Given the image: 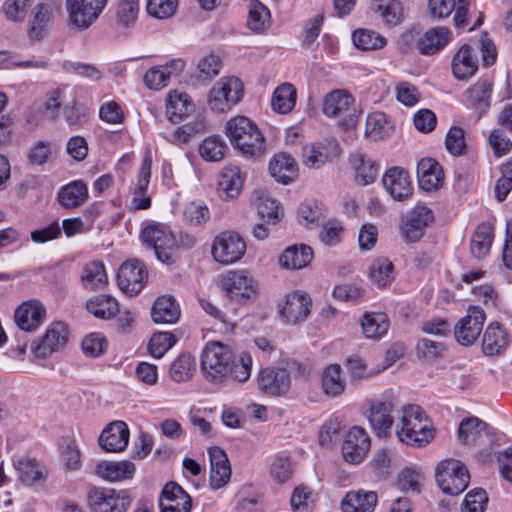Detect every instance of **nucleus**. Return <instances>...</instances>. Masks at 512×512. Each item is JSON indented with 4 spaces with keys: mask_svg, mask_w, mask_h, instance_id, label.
<instances>
[{
    "mask_svg": "<svg viewBox=\"0 0 512 512\" xmlns=\"http://www.w3.org/2000/svg\"><path fill=\"white\" fill-rule=\"evenodd\" d=\"M68 340V329L63 322H54L46 330L44 336L32 348L38 358H46L62 349Z\"/></svg>",
    "mask_w": 512,
    "mask_h": 512,
    "instance_id": "18",
    "label": "nucleus"
},
{
    "mask_svg": "<svg viewBox=\"0 0 512 512\" xmlns=\"http://www.w3.org/2000/svg\"><path fill=\"white\" fill-rule=\"evenodd\" d=\"M135 465L128 460L101 461L95 467V473L109 482L130 479L135 473Z\"/></svg>",
    "mask_w": 512,
    "mask_h": 512,
    "instance_id": "31",
    "label": "nucleus"
},
{
    "mask_svg": "<svg viewBox=\"0 0 512 512\" xmlns=\"http://www.w3.org/2000/svg\"><path fill=\"white\" fill-rule=\"evenodd\" d=\"M269 171L276 181L286 185L295 179L298 167L291 155L281 152L270 160Z\"/></svg>",
    "mask_w": 512,
    "mask_h": 512,
    "instance_id": "32",
    "label": "nucleus"
},
{
    "mask_svg": "<svg viewBox=\"0 0 512 512\" xmlns=\"http://www.w3.org/2000/svg\"><path fill=\"white\" fill-rule=\"evenodd\" d=\"M376 492L364 489L353 490L346 493L341 501L343 512H373L377 505Z\"/></svg>",
    "mask_w": 512,
    "mask_h": 512,
    "instance_id": "28",
    "label": "nucleus"
},
{
    "mask_svg": "<svg viewBox=\"0 0 512 512\" xmlns=\"http://www.w3.org/2000/svg\"><path fill=\"white\" fill-rule=\"evenodd\" d=\"M371 7L387 26H397L404 19L403 7L398 0H373Z\"/></svg>",
    "mask_w": 512,
    "mask_h": 512,
    "instance_id": "41",
    "label": "nucleus"
},
{
    "mask_svg": "<svg viewBox=\"0 0 512 512\" xmlns=\"http://www.w3.org/2000/svg\"><path fill=\"white\" fill-rule=\"evenodd\" d=\"M346 378L339 364H330L321 374V388L325 395L335 398L343 394Z\"/></svg>",
    "mask_w": 512,
    "mask_h": 512,
    "instance_id": "34",
    "label": "nucleus"
},
{
    "mask_svg": "<svg viewBox=\"0 0 512 512\" xmlns=\"http://www.w3.org/2000/svg\"><path fill=\"white\" fill-rule=\"evenodd\" d=\"M382 182L386 191L395 200L402 201L412 195L410 176L402 168L392 167L387 170L382 178Z\"/></svg>",
    "mask_w": 512,
    "mask_h": 512,
    "instance_id": "22",
    "label": "nucleus"
},
{
    "mask_svg": "<svg viewBox=\"0 0 512 512\" xmlns=\"http://www.w3.org/2000/svg\"><path fill=\"white\" fill-rule=\"evenodd\" d=\"M88 197V189L82 181H74L64 186L58 193L60 204L66 208L82 205Z\"/></svg>",
    "mask_w": 512,
    "mask_h": 512,
    "instance_id": "47",
    "label": "nucleus"
},
{
    "mask_svg": "<svg viewBox=\"0 0 512 512\" xmlns=\"http://www.w3.org/2000/svg\"><path fill=\"white\" fill-rule=\"evenodd\" d=\"M184 219L191 225L197 226L207 222L210 218V212L206 205L190 202L183 211Z\"/></svg>",
    "mask_w": 512,
    "mask_h": 512,
    "instance_id": "63",
    "label": "nucleus"
},
{
    "mask_svg": "<svg viewBox=\"0 0 512 512\" xmlns=\"http://www.w3.org/2000/svg\"><path fill=\"white\" fill-rule=\"evenodd\" d=\"M296 96L295 87L290 83H283L274 90L271 106L277 113H289L296 104Z\"/></svg>",
    "mask_w": 512,
    "mask_h": 512,
    "instance_id": "50",
    "label": "nucleus"
},
{
    "mask_svg": "<svg viewBox=\"0 0 512 512\" xmlns=\"http://www.w3.org/2000/svg\"><path fill=\"white\" fill-rule=\"evenodd\" d=\"M185 62L180 59H173L165 65L154 66L146 71L143 77L145 85L151 90H161L166 87L172 77L181 74Z\"/></svg>",
    "mask_w": 512,
    "mask_h": 512,
    "instance_id": "20",
    "label": "nucleus"
},
{
    "mask_svg": "<svg viewBox=\"0 0 512 512\" xmlns=\"http://www.w3.org/2000/svg\"><path fill=\"white\" fill-rule=\"evenodd\" d=\"M371 281L378 287H386L394 279V266L388 259H377L370 268Z\"/></svg>",
    "mask_w": 512,
    "mask_h": 512,
    "instance_id": "58",
    "label": "nucleus"
},
{
    "mask_svg": "<svg viewBox=\"0 0 512 512\" xmlns=\"http://www.w3.org/2000/svg\"><path fill=\"white\" fill-rule=\"evenodd\" d=\"M485 313L478 306H470L467 315L461 318L454 328V335L460 344L469 346L479 337L485 321Z\"/></svg>",
    "mask_w": 512,
    "mask_h": 512,
    "instance_id": "15",
    "label": "nucleus"
},
{
    "mask_svg": "<svg viewBox=\"0 0 512 512\" xmlns=\"http://www.w3.org/2000/svg\"><path fill=\"white\" fill-rule=\"evenodd\" d=\"M148 277L144 264L136 259L123 263L117 274L119 288L127 295H137Z\"/></svg>",
    "mask_w": 512,
    "mask_h": 512,
    "instance_id": "14",
    "label": "nucleus"
},
{
    "mask_svg": "<svg viewBox=\"0 0 512 512\" xmlns=\"http://www.w3.org/2000/svg\"><path fill=\"white\" fill-rule=\"evenodd\" d=\"M445 346L442 342L430 339H420L416 345V355L426 360H435L443 356Z\"/></svg>",
    "mask_w": 512,
    "mask_h": 512,
    "instance_id": "61",
    "label": "nucleus"
},
{
    "mask_svg": "<svg viewBox=\"0 0 512 512\" xmlns=\"http://www.w3.org/2000/svg\"><path fill=\"white\" fill-rule=\"evenodd\" d=\"M243 96V84L237 77H222L210 89L207 103L215 113H223L235 104Z\"/></svg>",
    "mask_w": 512,
    "mask_h": 512,
    "instance_id": "8",
    "label": "nucleus"
},
{
    "mask_svg": "<svg viewBox=\"0 0 512 512\" xmlns=\"http://www.w3.org/2000/svg\"><path fill=\"white\" fill-rule=\"evenodd\" d=\"M494 239V227L488 222L480 223L470 240V251L477 259H483L489 253Z\"/></svg>",
    "mask_w": 512,
    "mask_h": 512,
    "instance_id": "38",
    "label": "nucleus"
},
{
    "mask_svg": "<svg viewBox=\"0 0 512 512\" xmlns=\"http://www.w3.org/2000/svg\"><path fill=\"white\" fill-rule=\"evenodd\" d=\"M251 203L256 208L258 214L268 221H275L279 218L280 207L278 203L272 199L267 191L256 189L251 195Z\"/></svg>",
    "mask_w": 512,
    "mask_h": 512,
    "instance_id": "48",
    "label": "nucleus"
},
{
    "mask_svg": "<svg viewBox=\"0 0 512 512\" xmlns=\"http://www.w3.org/2000/svg\"><path fill=\"white\" fill-rule=\"evenodd\" d=\"M478 69L477 54L465 44L459 48L452 60L453 75L459 80L472 77Z\"/></svg>",
    "mask_w": 512,
    "mask_h": 512,
    "instance_id": "30",
    "label": "nucleus"
},
{
    "mask_svg": "<svg viewBox=\"0 0 512 512\" xmlns=\"http://www.w3.org/2000/svg\"><path fill=\"white\" fill-rule=\"evenodd\" d=\"M18 479L27 486L44 481L47 477V470L36 460L30 458L19 459L15 463Z\"/></svg>",
    "mask_w": 512,
    "mask_h": 512,
    "instance_id": "42",
    "label": "nucleus"
},
{
    "mask_svg": "<svg viewBox=\"0 0 512 512\" xmlns=\"http://www.w3.org/2000/svg\"><path fill=\"white\" fill-rule=\"evenodd\" d=\"M311 305L308 294L294 291L286 294L278 303V313L285 324L295 325L308 317Z\"/></svg>",
    "mask_w": 512,
    "mask_h": 512,
    "instance_id": "12",
    "label": "nucleus"
},
{
    "mask_svg": "<svg viewBox=\"0 0 512 512\" xmlns=\"http://www.w3.org/2000/svg\"><path fill=\"white\" fill-rule=\"evenodd\" d=\"M270 23V12L265 5L258 0H252L249 4L248 27L255 32L264 31Z\"/></svg>",
    "mask_w": 512,
    "mask_h": 512,
    "instance_id": "55",
    "label": "nucleus"
},
{
    "mask_svg": "<svg viewBox=\"0 0 512 512\" xmlns=\"http://www.w3.org/2000/svg\"><path fill=\"white\" fill-rule=\"evenodd\" d=\"M339 154L340 147L335 140H324L303 147L302 163L308 168L318 169Z\"/></svg>",
    "mask_w": 512,
    "mask_h": 512,
    "instance_id": "17",
    "label": "nucleus"
},
{
    "mask_svg": "<svg viewBox=\"0 0 512 512\" xmlns=\"http://www.w3.org/2000/svg\"><path fill=\"white\" fill-rule=\"evenodd\" d=\"M350 163L355 171L356 180L362 185L370 184L377 178L379 167L366 155L356 153L351 156Z\"/></svg>",
    "mask_w": 512,
    "mask_h": 512,
    "instance_id": "43",
    "label": "nucleus"
},
{
    "mask_svg": "<svg viewBox=\"0 0 512 512\" xmlns=\"http://www.w3.org/2000/svg\"><path fill=\"white\" fill-rule=\"evenodd\" d=\"M392 126L387 120L385 113L376 111L370 113L366 118L365 136L372 141L382 140L390 135Z\"/></svg>",
    "mask_w": 512,
    "mask_h": 512,
    "instance_id": "49",
    "label": "nucleus"
},
{
    "mask_svg": "<svg viewBox=\"0 0 512 512\" xmlns=\"http://www.w3.org/2000/svg\"><path fill=\"white\" fill-rule=\"evenodd\" d=\"M509 344L507 332L496 322L491 323L485 330L482 340V350L486 355H499Z\"/></svg>",
    "mask_w": 512,
    "mask_h": 512,
    "instance_id": "33",
    "label": "nucleus"
},
{
    "mask_svg": "<svg viewBox=\"0 0 512 512\" xmlns=\"http://www.w3.org/2000/svg\"><path fill=\"white\" fill-rule=\"evenodd\" d=\"M87 310L97 318L111 319L119 312V304L110 295L100 294L86 303Z\"/></svg>",
    "mask_w": 512,
    "mask_h": 512,
    "instance_id": "46",
    "label": "nucleus"
},
{
    "mask_svg": "<svg viewBox=\"0 0 512 512\" xmlns=\"http://www.w3.org/2000/svg\"><path fill=\"white\" fill-rule=\"evenodd\" d=\"M258 387L265 394L278 396L290 388V376L285 369L265 368L257 377Z\"/></svg>",
    "mask_w": 512,
    "mask_h": 512,
    "instance_id": "24",
    "label": "nucleus"
},
{
    "mask_svg": "<svg viewBox=\"0 0 512 512\" xmlns=\"http://www.w3.org/2000/svg\"><path fill=\"white\" fill-rule=\"evenodd\" d=\"M210 458L209 485L211 489L217 490L227 485L231 478V465L227 454L220 447L208 449Z\"/></svg>",
    "mask_w": 512,
    "mask_h": 512,
    "instance_id": "21",
    "label": "nucleus"
},
{
    "mask_svg": "<svg viewBox=\"0 0 512 512\" xmlns=\"http://www.w3.org/2000/svg\"><path fill=\"white\" fill-rule=\"evenodd\" d=\"M246 251L244 240L233 232H224L215 237L212 245L214 259L222 264H231L242 258Z\"/></svg>",
    "mask_w": 512,
    "mask_h": 512,
    "instance_id": "13",
    "label": "nucleus"
},
{
    "mask_svg": "<svg viewBox=\"0 0 512 512\" xmlns=\"http://www.w3.org/2000/svg\"><path fill=\"white\" fill-rule=\"evenodd\" d=\"M129 442V428L123 421L110 423L100 434L99 445L107 452L123 451Z\"/></svg>",
    "mask_w": 512,
    "mask_h": 512,
    "instance_id": "25",
    "label": "nucleus"
},
{
    "mask_svg": "<svg viewBox=\"0 0 512 512\" xmlns=\"http://www.w3.org/2000/svg\"><path fill=\"white\" fill-rule=\"evenodd\" d=\"M313 259L311 247L300 244L286 248L279 257V263L286 269H301L306 267Z\"/></svg>",
    "mask_w": 512,
    "mask_h": 512,
    "instance_id": "39",
    "label": "nucleus"
},
{
    "mask_svg": "<svg viewBox=\"0 0 512 512\" xmlns=\"http://www.w3.org/2000/svg\"><path fill=\"white\" fill-rule=\"evenodd\" d=\"M231 145L246 157H260L265 152V138L250 119L238 116L230 119L225 127Z\"/></svg>",
    "mask_w": 512,
    "mask_h": 512,
    "instance_id": "2",
    "label": "nucleus"
},
{
    "mask_svg": "<svg viewBox=\"0 0 512 512\" xmlns=\"http://www.w3.org/2000/svg\"><path fill=\"white\" fill-rule=\"evenodd\" d=\"M192 108L193 103L187 93L172 91L168 94L166 112L172 122L177 123L181 121L182 118L192 110Z\"/></svg>",
    "mask_w": 512,
    "mask_h": 512,
    "instance_id": "45",
    "label": "nucleus"
},
{
    "mask_svg": "<svg viewBox=\"0 0 512 512\" xmlns=\"http://www.w3.org/2000/svg\"><path fill=\"white\" fill-rule=\"evenodd\" d=\"M419 186L425 191H434L442 186L444 173L441 165L432 158H423L417 164Z\"/></svg>",
    "mask_w": 512,
    "mask_h": 512,
    "instance_id": "27",
    "label": "nucleus"
},
{
    "mask_svg": "<svg viewBox=\"0 0 512 512\" xmlns=\"http://www.w3.org/2000/svg\"><path fill=\"white\" fill-rule=\"evenodd\" d=\"M161 512H190L192 499L176 482L165 484L159 498Z\"/></svg>",
    "mask_w": 512,
    "mask_h": 512,
    "instance_id": "19",
    "label": "nucleus"
},
{
    "mask_svg": "<svg viewBox=\"0 0 512 512\" xmlns=\"http://www.w3.org/2000/svg\"><path fill=\"white\" fill-rule=\"evenodd\" d=\"M435 477L443 493L451 496L461 494L470 481L469 471L457 459H444L436 467Z\"/></svg>",
    "mask_w": 512,
    "mask_h": 512,
    "instance_id": "5",
    "label": "nucleus"
},
{
    "mask_svg": "<svg viewBox=\"0 0 512 512\" xmlns=\"http://www.w3.org/2000/svg\"><path fill=\"white\" fill-rule=\"evenodd\" d=\"M395 433L399 441L407 445L422 446L434 437L429 418L421 407L412 404L402 408Z\"/></svg>",
    "mask_w": 512,
    "mask_h": 512,
    "instance_id": "1",
    "label": "nucleus"
},
{
    "mask_svg": "<svg viewBox=\"0 0 512 512\" xmlns=\"http://www.w3.org/2000/svg\"><path fill=\"white\" fill-rule=\"evenodd\" d=\"M434 220L431 209L418 205L410 213L401 228L402 236L408 242H416L423 236V230Z\"/></svg>",
    "mask_w": 512,
    "mask_h": 512,
    "instance_id": "23",
    "label": "nucleus"
},
{
    "mask_svg": "<svg viewBox=\"0 0 512 512\" xmlns=\"http://www.w3.org/2000/svg\"><path fill=\"white\" fill-rule=\"evenodd\" d=\"M108 0H65L69 24L81 31L88 29L101 15Z\"/></svg>",
    "mask_w": 512,
    "mask_h": 512,
    "instance_id": "9",
    "label": "nucleus"
},
{
    "mask_svg": "<svg viewBox=\"0 0 512 512\" xmlns=\"http://www.w3.org/2000/svg\"><path fill=\"white\" fill-rule=\"evenodd\" d=\"M445 146L454 156L464 154L466 150L464 130L461 127L452 126L446 134Z\"/></svg>",
    "mask_w": 512,
    "mask_h": 512,
    "instance_id": "62",
    "label": "nucleus"
},
{
    "mask_svg": "<svg viewBox=\"0 0 512 512\" xmlns=\"http://www.w3.org/2000/svg\"><path fill=\"white\" fill-rule=\"evenodd\" d=\"M177 339L171 332L155 333L148 344L150 354L155 358H161L169 349H171Z\"/></svg>",
    "mask_w": 512,
    "mask_h": 512,
    "instance_id": "60",
    "label": "nucleus"
},
{
    "mask_svg": "<svg viewBox=\"0 0 512 512\" xmlns=\"http://www.w3.org/2000/svg\"><path fill=\"white\" fill-rule=\"evenodd\" d=\"M220 287L226 295L237 302H246L257 293V283L248 271H228L220 277Z\"/></svg>",
    "mask_w": 512,
    "mask_h": 512,
    "instance_id": "10",
    "label": "nucleus"
},
{
    "mask_svg": "<svg viewBox=\"0 0 512 512\" xmlns=\"http://www.w3.org/2000/svg\"><path fill=\"white\" fill-rule=\"evenodd\" d=\"M488 502V497L483 489H474L466 494L462 503V512H483Z\"/></svg>",
    "mask_w": 512,
    "mask_h": 512,
    "instance_id": "64",
    "label": "nucleus"
},
{
    "mask_svg": "<svg viewBox=\"0 0 512 512\" xmlns=\"http://www.w3.org/2000/svg\"><path fill=\"white\" fill-rule=\"evenodd\" d=\"M142 241L154 250L156 258L165 264L174 262L176 240L170 228L162 223L148 224L141 232Z\"/></svg>",
    "mask_w": 512,
    "mask_h": 512,
    "instance_id": "7",
    "label": "nucleus"
},
{
    "mask_svg": "<svg viewBox=\"0 0 512 512\" xmlns=\"http://www.w3.org/2000/svg\"><path fill=\"white\" fill-rule=\"evenodd\" d=\"M451 40L448 28L437 26L427 30L417 41V49L422 55H433L442 50Z\"/></svg>",
    "mask_w": 512,
    "mask_h": 512,
    "instance_id": "29",
    "label": "nucleus"
},
{
    "mask_svg": "<svg viewBox=\"0 0 512 512\" xmlns=\"http://www.w3.org/2000/svg\"><path fill=\"white\" fill-rule=\"evenodd\" d=\"M492 82L479 79L467 90L468 104L479 114L486 113L491 104Z\"/></svg>",
    "mask_w": 512,
    "mask_h": 512,
    "instance_id": "37",
    "label": "nucleus"
},
{
    "mask_svg": "<svg viewBox=\"0 0 512 512\" xmlns=\"http://www.w3.org/2000/svg\"><path fill=\"white\" fill-rule=\"evenodd\" d=\"M486 433V423L476 417L463 419L458 428V437L465 445L475 444Z\"/></svg>",
    "mask_w": 512,
    "mask_h": 512,
    "instance_id": "51",
    "label": "nucleus"
},
{
    "mask_svg": "<svg viewBox=\"0 0 512 512\" xmlns=\"http://www.w3.org/2000/svg\"><path fill=\"white\" fill-rule=\"evenodd\" d=\"M152 157L150 151H147L141 163L138 175V187L135 191L132 204L135 209H147L151 205V200L146 196V191L151 177Z\"/></svg>",
    "mask_w": 512,
    "mask_h": 512,
    "instance_id": "36",
    "label": "nucleus"
},
{
    "mask_svg": "<svg viewBox=\"0 0 512 512\" xmlns=\"http://www.w3.org/2000/svg\"><path fill=\"white\" fill-rule=\"evenodd\" d=\"M232 349L221 342H209L201 355V370L204 377L213 383H222L229 377Z\"/></svg>",
    "mask_w": 512,
    "mask_h": 512,
    "instance_id": "3",
    "label": "nucleus"
},
{
    "mask_svg": "<svg viewBox=\"0 0 512 512\" xmlns=\"http://www.w3.org/2000/svg\"><path fill=\"white\" fill-rule=\"evenodd\" d=\"M342 455L346 462L358 464L363 461L370 449V438L362 427H352L342 444Z\"/></svg>",
    "mask_w": 512,
    "mask_h": 512,
    "instance_id": "16",
    "label": "nucleus"
},
{
    "mask_svg": "<svg viewBox=\"0 0 512 512\" xmlns=\"http://www.w3.org/2000/svg\"><path fill=\"white\" fill-rule=\"evenodd\" d=\"M354 45L363 51L381 49L386 45V39L372 30L359 29L352 35Z\"/></svg>",
    "mask_w": 512,
    "mask_h": 512,
    "instance_id": "57",
    "label": "nucleus"
},
{
    "mask_svg": "<svg viewBox=\"0 0 512 512\" xmlns=\"http://www.w3.org/2000/svg\"><path fill=\"white\" fill-rule=\"evenodd\" d=\"M45 316V309L38 301L23 302L14 313V320L17 326L25 331L36 330Z\"/></svg>",
    "mask_w": 512,
    "mask_h": 512,
    "instance_id": "26",
    "label": "nucleus"
},
{
    "mask_svg": "<svg viewBox=\"0 0 512 512\" xmlns=\"http://www.w3.org/2000/svg\"><path fill=\"white\" fill-rule=\"evenodd\" d=\"M396 406L397 400L392 392H386L369 403L364 415L377 437L385 438L391 434L394 423L392 413Z\"/></svg>",
    "mask_w": 512,
    "mask_h": 512,
    "instance_id": "6",
    "label": "nucleus"
},
{
    "mask_svg": "<svg viewBox=\"0 0 512 512\" xmlns=\"http://www.w3.org/2000/svg\"><path fill=\"white\" fill-rule=\"evenodd\" d=\"M87 502L93 512H126L131 497L125 490L95 487L88 492Z\"/></svg>",
    "mask_w": 512,
    "mask_h": 512,
    "instance_id": "11",
    "label": "nucleus"
},
{
    "mask_svg": "<svg viewBox=\"0 0 512 512\" xmlns=\"http://www.w3.org/2000/svg\"><path fill=\"white\" fill-rule=\"evenodd\" d=\"M180 307L172 296L158 297L152 307L151 315L155 323L174 324L180 318Z\"/></svg>",
    "mask_w": 512,
    "mask_h": 512,
    "instance_id": "35",
    "label": "nucleus"
},
{
    "mask_svg": "<svg viewBox=\"0 0 512 512\" xmlns=\"http://www.w3.org/2000/svg\"><path fill=\"white\" fill-rule=\"evenodd\" d=\"M361 325L367 338H375L387 332L389 322L385 313H366Z\"/></svg>",
    "mask_w": 512,
    "mask_h": 512,
    "instance_id": "56",
    "label": "nucleus"
},
{
    "mask_svg": "<svg viewBox=\"0 0 512 512\" xmlns=\"http://www.w3.org/2000/svg\"><path fill=\"white\" fill-rule=\"evenodd\" d=\"M194 371V358L189 353H182L172 362L169 373L173 381L181 383L188 381Z\"/></svg>",
    "mask_w": 512,
    "mask_h": 512,
    "instance_id": "53",
    "label": "nucleus"
},
{
    "mask_svg": "<svg viewBox=\"0 0 512 512\" xmlns=\"http://www.w3.org/2000/svg\"><path fill=\"white\" fill-rule=\"evenodd\" d=\"M252 369V357L246 352L240 353L236 358L232 357L229 376L238 382L249 379Z\"/></svg>",
    "mask_w": 512,
    "mask_h": 512,
    "instance_id": "59",
    "label": "nucleus"
},
{
    "mask_svg": "<svg viewBox=\"0 0 512 512\" xmlns=\"http://www.w3.org/2000/svg\"><path fill=\"white\" fill-rule=\"evenodd\" d=\"M322 111L327 117L338 118L345 129L355 126L360 116L354 97L343 89L333 90L323 98Z\"/></svg>",
    "mask_w": 512,
    "mask_h": 512,
    "instance_id": "4",
    "label": "nucleus"
},
{
    "mask_svg": "<svg viewBox=\"0 0 512 512\" xmlns=\"http://www.w3.org/2000/svg\"><path fill=\"white\" fill-rule=\"evenodd\" d=\"M61 462L67 471H76L81 467V452L73 439L65 438L61 441L60 446Z\"/></svg>",
    "mask_w": 512,
    "mask_h": 512,
    "instance_id": "54",
    "label": "nucleus"
},
{
    "mask_svg": "<svg viewBox=\"0 0 512 512\" xmlns=\"http://www.w3.org/2000/svg\"><path fill=\"white\" fill-rule=\"evenodd\" d=\"M243 179L236 166L225 167L218 181V193L222 199L236 198L242 189Z\"/></svg>",
    "mask_w": 512,
    "mask_h": 512,
    "instance_id": "40",
    "label": "nucleus"
},
{
    "mask_svg": "<svg viewBox=\"0 0 512 512\" xmlns=\"http://www.w3.org/2000/svg\"><path fill=\"white\" fill-rule=\"evenodd\" d=\"M80 279L85 289H102L108 282L104 264L100 261H92L85 264Z\"/></svg>",
    "mask_w": 512,
    "mask_h": 512,
    "instance_id": "44",
    "label": "nucleus"
},
{
    "mask_svg": "<svg viewBox=\"0 0 512 512\" xmlns=\"http://www.w3.org/2000/svg\"><path fill=\"white\" fill-rule=\"evenodd\" d=\"M228 147L219 136H209L199 145V155L207 162H219L225 157Z\"/></svg>",
    "mask_w": 512,
    "mask_h": 512,
    "instance_id": "52",
    "label": "nucleus"
}]
</instances>
